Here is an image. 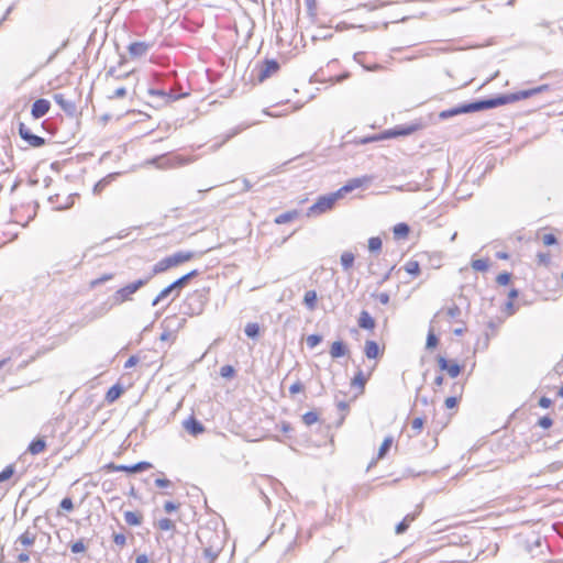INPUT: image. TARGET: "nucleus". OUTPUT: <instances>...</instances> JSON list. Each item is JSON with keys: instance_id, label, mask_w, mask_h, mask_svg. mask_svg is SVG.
<instances>
[{"instance_id": "obj_3", "label": "nucleus", "mask_w": 563, "mask_h": 563, "mask_svg": "<svg viewBox=\"0 0 563 563\" xmlns=\"http://www.w3.org/2000/svg\"><path fill=\"white\" fill-rule=\"evenodd\" d=\"M199 275V272L197 269H192L189 273L183 275L181 277L174 280L172 284H169L167 287L162 289L159 294L153 299L152 306L156 307L164 300H166L169 296L173 295V298L167 302L166 307L169 306V303L175 300L178 296L180 290L187 286V284L196 276Z\"/></svg>"}, {"instance_id": "obj_53", "label": "nucleus", "mask_w": 563, "mask_h": 563, "mask_svg": "<svg viewBox=\"0 0 563 563\" xmlns=\"http://www.w3.org/2000/svg\"><path fill=\"white\" fill-rule=\"evenodd\" d=\"M126 96V89L124 87H120L113 91V93L109 97L110 99H121Z\"/></svg>"}, {"instance_id": "obj_46", "label": "nucleus", "mask_w": 563, "mask_h": 563, "mask_svg": "<svg viewBox=\"0 0 563 563\" xmlns=\"http://www.w3.org/2000/svg\"><path fill=\"white\" fill-rule=\"evenodd\" d=\"M70 550L73 553H81L86 551V544L84 543V540H77L70 545Z\"/></svg>"}, {"instance_id": "obj_40", "label": "nucleus", "mask_w": 563, "mask_h": 563, "mask_svg": "<svg viewBox=\"0 0 563 563\" xmlns=\"http://www.w3.org/2000/svg\"><path fill=\"white\" fill-rule=\"evenodd\" d=\"M157 526L161 530L169 531L175 530V523L169 518H162L158 520Z\"/></svg>"}, {"instance_id": "obj_55", "label": "nucleus", "mask_w": 563, "mask_h": 563, "mask_svg": "<svg viewBox=\"0 0 563 563\" xmlns=\"http://www.w3.org/2000/svg\"><path fill=\"white\" fill-rule=\"evenodd\" d=\"M303 390V385L300 380H296L290 387L289 391L290 394H297Z\"/></svg>"}, {"instance_id": "obj_18", "label": "nucleus", "mask_w": 563, "mask_h": 563, "mask_svg": "<svg viewBox=\"0 0 563 563\" xmlns=\"http://www.w3.org/2000/svg\"><path fill=\"white\" fill-rule=\"evenodd\" d=\"M349 354L347 345L343 341H334L330 347L332 358H341Z\"/></svg>"}, {"instance_id": "obj_45", "label": "nucleus", "mask_w": 563, "mask_h": 563, "mask_svg": "<svg viewBox=\"0 0 563 563\" xmlns=\"http://www.w3.org/2000/svg\"><path fill=\"white\" fill-rule=\"evenodd\" d=\"M235 374V369L231 365H224L220 368V375L224 378H232Z\"/></svg>"}, {"instance_id": "obj_23", "label": "nucleus", "mask_w": 563, "mask_h": 563, "mask_svg": "<svg viewBox=\"0 0 563 563\" xmlns=\"http://www.w3.org/2000/svg\"><path fill=\"white\" fill-rule=\"evenodd\" d=\"M298 217H299V212L297 210H290V211L278 214L275 218L274 222L276 224H285V223L294 221Z\"/></svg>"}, {"instance_id": "obj_49", "label": "nucleus", "mask_w": 563, "mask_h": 563, "mask_svg": "<svg viewBox=\"0 0 563 563\" xmlns=\"http://www.w3.org/2000/svg\"><path fill=\"white\" fill-rule=\"evenodd\" d=\"M59 507L65 511H71L74 509V503L71 498L65 497L62 499Z\"/></svg>"}, {"instance_id": "obj_9", "label": "nucleus", "mask_w": 563, "mask_h": 563, "mask_svg": "<svg viewBox=\"0 0 563 563\" xmlns=\"http://www.w3.org/2000/svg\"><path fill=\"white\" fill-rule=\"evenodd\" d=\"M19 135L32 147H42L45 145L46 141L44 137L33 134L32 131L23 123H19Z\"/></svg>"}, {"instance_id": "obj_8", "label": "nucleus", "mask_w": 563, "mask_h": 563, "mask_svg": "<svg viewBox=\"0 0 563 563\" xmlns=\"http://www.w3.org/2000/svg\"><path fill=\"white\" fill-rule=\"evenodd\" d=\"M422 125L420 123H409V124H400L396 125L393 129L385 130L379 139H393L398 136H407L413 134L418 130H420Z\"/></svg>"}, {"instance_id": "obj_52", "label": "nucleus", "mask_w": 563, "mask_h": 563, "mask_svg": "<svg viewBox=\"0 0 563 563\" xmlns=\"http://www.w3.org/2000/svg\"><path fill=\"white\" fill-rule=\"evenodd\" d=\"M113 542L119 547H124L126 538L123 533H113Z\"/></svg>"}, {"instance_id": "obj_54", "label": "nucleus", "mask_w": 563, "mask_h": 563, "mask_svg": "<svg viewBox=\"0 0 563 563\" xmlns=\"http://www.w3.org/2000/svg\"><path fill=\"white\" fill-rule=\"evenodd\" d=\"M552 423H553L552 419L548 416L540 418L538 421V424L543 429L550 428L552 426Z\"/></svg>"}, {"instance_id": "obj_30", "label": "nucleus", "mask_w": 563, "mask_h": 563, "mask_svg": "<svg viewBox=\"0 0 563 563\" xmlns=\"http://www.w3.org/2000/svg\"><path fill=\"white\" fill-rule=\"evenodd\" d=\"M124 520L129 526H139L142 522V515L134 511H125Z\"/></svg>"}, {"instance_id": "obj_35", "label": "nucleus", "mask_w": 563, "mask_h": 563, "mask_svg": "<svg viewBox=\"0 0 563 563\" xmlns=\"http://www.w3.org/2000/svg\"><path fill=\"white\" fill-rule=\"evenodd\" d=\"M405 271L412 275V276H418L420 274V265H419V262L417 261H408L405 266H404Z\"/></svg>"}, {"instance_id": "obj_25", "label": "nucleus", "mask_w": 563, "mask_h": 563, "mask_svg": "<svg viewBox=\"0 0 563 563\" xmlns=\"http://www.w3.org/2000/svg\"><path fill=\"white\" fill-rule=\"evenodd\" d=\"M416 519V515L415 514H408L395 528V532L396 534H402L405 533L409 526H410V522H412L413 520Z\"/></svg>"}, {"instance_id": "obj_59", "label": "nucleus", "mask_w": 563, "mask_h": 563, "mask_svg": "<svg viewBox=\"0 0 563 563\" xmlns=\"http://www.w3.org/2000/svg\"><path fill=\"white\" fill-rule=\"evenodd\" d=\"M178 507H179V505H178V504H175L174 501H166V503L164 504V510H165L166 512H173V511L177 510V509H178Z\"/></svg>"}, {"instance_id": "obj_22", "label": "nucleus", "mask_w": 563, "mask_h": 563, "mask_svg": "<svg viewBox=\"0 0 563 563\" xmlns=\"http://www.w3.org/2000/svg\"><path fill=\"white\" fill-rule=\"evenodd\" d=\"M46 448V442L43 438H36L27 446V452L33 455L40 454Z\"/></svg>"}, {"instance_id": "obj_26", "label": "nucleus", "mask_w": 563, "mask_h": 563, "mask_svg": "<svg viewBox=\"0 0 563 563\" xmlns=\"http://www.w3.org/2000/svg\"><path fill=\"white\" fill-rule=\"evenodd\" d=\"M354 261L355 256L352 252H343L340 256V263L345 272L350 271L353 267Z\"/></svg>"}, {"instance_id": "obj_44", "label": "nucleus", "mask_w": 563, "mask_h": 563, "mask_svg": "<svg viewBox=\"0 0 563 563\" xmlns=\"http://www.w3.org/2000/svg\"><path fill=\"white\" fill-rule=\"evenodd\" d=\"M439 343L438 336L433 333V330L431 329L427 336L426 347L428 350L434 349Z\"/></svg>"}, {"instance_id": "obj_12", "label": "nucleus", "mask_w": 563, "mask_h": 563, "mask_svg": "<svg viewBox=\"0 0 563 563\" xmlns=\"http://www.w3.org/2000/svg\"><path fill=\"white\" fill-rule=\"evenodd\" d=\"M183 427L192 437H198L206 431L205 426L195 416L184 420Z\"/></svg>"}, {"instance_id": "obj_20", "label": "nucleus", "mask_w": 563, "mask_h": 563, "mask_svg": "<svg viewBox=\"0 0 563 563\" xmlns=\"http://www.w3.org/2000/svg\"><path fill=\"white\" fill-rule=\"evenodd\" d=\"M152 467V464L146 461L137 462L133 465H120V471L125 473H140Z\"/></svg>"}, {"instance_id": "obj_63", "label": "nucleus", "mask_w": 563, "mask_h": 563, "mask_svg": "<svg viewBox=\"0 0 563 563\" xmlns=\"http://www.w3.org/2000/svg\"><path fill=\"white\" fill-rule=\"evenodd\" d=\"M505 311L508 313V316H512L516 312L515 305L511 300H508L505 303Z\"/></svg>"}, {"instance_id": "obj_29", "label": "nucleus", "mask_w": 563, "mask_h": 563, "mask_svg": "<svg viewBox=\"0 0 563 563\" xmlns=\"http://www.w3.org/2000/svg\"><path fill=\"white\" fill-rule=\"evenodd\" d=\"M409 232H410V228L405 222L397 223L393 228V233H394L395 239H404L409 234Z\"/></svg>"}, {"instance_id": "obj_62", "label": "nucleus", "mask_w": 563, "mask_h": 563, "mask_svg": "<svg viewBox=\"0 0 563 563\" xmlns=\"http://www.w3.org/2000/svg\"><path fill=\"white\" fill-rule=\"evenodd\" d=\"M162 260H163L165 266L167 267V269L176 266L173 254L169 256H166Z\"/></svg>"}, {"instance_id": "obj_28", "label": "nucleus", "mask_w": 563, "mask_h": 563, "mask_svg": "<svg viewBox=\"0 0 563 563\" xmlns=\"http://www.w3.org/2000/svg\"><path fill=\"white\" fill-rule=\"evenodd\" d=\"M122 393H123L122 386H120L119 384H115L108 389V391L106 394V400L108 402H113L122 395Z\"/></svg>"}, {"instance_id": "obj_16", "label": "nucleus", "mask_w": 563, "mask_h": 563, "mask_svg": "<svg viewBox=\"0 0 563 563\" xmlns=\"http://www.w3.org/2000/svg\"><path fill=\"white\" fill-rule=\"evenodd\" d=\"M152 44L147 42H133L128 46L129 54L132 58H140L147 54Z\"/></svg>"}, {"instance_id": "obj_15", "label": "nucleus", "mask_w": 563, "mask_h": 563, "mask_svg": "<svg viewBox=\"0 0 563 563\" xmlns=\"http://www.w3.org/2000/svg\"><path fill=\"white\" fill-rule=\"evenodd\" d=\"M53 99L66 114L70 117L75 115L77 107L74 101L66 99L63 93H55Z\"/></svg>"}, {"instance_id": "obj_61", "label": "nucleus", "mask_w": 563, "mask_h": 563, "mask_svg": "<svg viewBox=\"0 0 563 563\" xmlns=\"http://www.w3.org/2000/svg\"><path fill=\"white\" fill-rule=\"evenodd\" d=\"M552 405V400L545 396H542L540 399H539V406L541 408H549L550 406Z\"/></svg>"}, {"instance_id": "obj_32", "label": "nucleus", "mask_w": 563, "mask_h": 563, "mask_svg": "<svg viewBox=\"0 0 563 563\" xmlns=\"http://www.w3.org/2000/svg\"><path fill=\"white\" fill-rule=\"evenodd\" d=\"M244 332L250 339H256L260 335V325L256 322H250L245 325Z\"/></svg>"}, {"instance_id": "obj_10", "label": "nucleus", "mask_w": 563, "mask_h": 563, "mask_svg": "<svg viewBox=\"0 0 563 563\" xmlns=\"http://www.w3.org/2000/svg\"><path fill=\"white\" fill-rule=\"evenodd\" d=\"M280 68L279 63L276 59H265L258 66V75L257 79L260 82H263L274 74H276Z\"/></svg>"}, {"instance_id": "obj_2", "label": "nucleus", "mask_w": 563, "mask_h": 563, "mask_svg": "<svg viewBox=\"0 0 563 563\" xmlns=\"http://www.w3.org/2000/svg\"><path fill=\"white\" fill-rule=\"evenodd\" d=\"M197 538L202 548L203 555L209 562H213L224 547L223 534L208 526L200 527L197 531Z\"/></svg>"}, {"instance_id": "obj_60", "label": "nucleus", "mask_w": 563, "mask_h": 563, "mask_svg": "<svg viewBox=\"0 0 563 563\" xmlns=\"http://www.w3.org/2000/svg\"><path fill=\"white\" fill-rule=\"evenodd\" d=\"M155 485L157 487L164 488V487H169L172 485V482L169 479H167V478H156L155 479Z\"/></svg>"}, {"instance_id": "obj_33", "label": "nucleus", "mask_w": 563, "mask_h": 563, "mask_svg": "<svg viewBox=\"0 0 563 563\" xmlns=\"http://www.w3.org/2000/svg\"><path fill=\"white\" fill-rule=\"evenodd\" d=\"M391 444H393V438L391 437L385 438V440L380 444L378 453H377V459L378 460L385 457V455L389 451Z\"/></svg>"}, {"instance_id": "obj_36", "label": "nucleus", "mask_w": 563, "mask_h": 563, "mask_svg": "<svg viewBox=\"0 0 563 563\" xmlns=\"http://www.w3.org/2000/svg\"><path fill=\"white\" fill-rule=\"evenodd\" d=\"M113 175H108L104 178L100 179L96 185L93 186V194L98 195L100 194L110 183Z\"/></svg>"}, {"instance_id": "obj_58", "label": "nucleus", "mask_w": 563, "mask_h": 563, "mask_svg": "<svg viewBox=\"0 0 563 563\" xmlns=\"http://www.w3.org/2000/svg\"><path fill=\"white\" fill-rule=\"evenodd\" d=\"M139 363V357L135 355L130 356L124 363V368H131Z\"/></svg>"}, {"instance_id": "obj_56", "label": "nucleus", "mask_w": 563, "mask_h": 563, "mask_svg": "<svg viewBox=\"0 0 563 563\" xmlns=\"http://www.w3.org/2000/svg\"><path fill=\"white\" fill-rule=\"evenodd\" d=\"M459 399L455 396L448 397L444 401L448 409H452L457 406Z\"/></svg>"}, {"instance_id": "obj_51", "label": "nucleus", "mask_w": 563, "mask_h": 563, "mask_svg": "<svg viewBox=\"0 0 563 563\" xmlns=\"http://www.w3.org/2000/svg\"><path fill=\"white\" fill-rule=\"evenodd\" d=\"M542 241L547 246L555 245L558 243L556 236L552 233L544 234Z\"/></svg>"}, {"instance_id": "obj_37", "label": "nucleus", "mask_w": 563, "mask_h": 563, "mask_svg": "<svg viewBox=\"0 0 563 563\" xmlns=\"http://www.w3.org/2000/svg\"><path fill=\"white\" fill-rule=\"evenodd\" d=\"M382 239L379 236H372L368 239V250L372 253L379 252L382 250Z\"/></svg>"}, {"instance_id": "obj_21", "label": "nucleus", "mask_w": 563, "mask_h": 563, "mask_svg": "<svg viewBox=\"0 0 563 563\" xmlns=\"http://www.w3.org/2000/svg\"><path fill=\"white\" fill-rule=\"evenodd\" d=\"M357 323L364 330H373L375 328V320L366 310L361 311Z\"/></svg>"}, {"instance_id": "obj_13", "label": "nucleus", "mask_w": 563, "mask_h": 563, "mask_svg": "<svg viewBox=\"0 0 563 563\" xmlns=\"http://www.w3.org/2000/svg\"><path fill=\"white\" fill-rule=\"evenodd\" d=\"M51 102L47 99H37L33 102L31 114L34 119H41L48 113Z\"/></svg>"}, {"instance_id": "obj_47", "label": "nucleus", "mask_w": 563, "mask_h": 563, "mask_svg": "<svg viewBox=\"0 0 563 563\" xmlns=\"http://www.w3.org/2000/svg\"><path fill=\"white\" fill-rule=\"evenodd\" d=\"M363 56H364V53H363V52H357V53H355V54H354L353 58H354V60H355L356 63L361 64V65L364 67V69H366V70H376V69L380 68V66H379V65H375V66H373V67L365 66V65L362 63V57H363Z\"/></svg>"}, {"instance_id": "obj_41", "label": "nucleus", "mask_w": 563, "mask_h": 563, "mask_svg": "<svg viewBox=\"0 0 563 563\" xmlns=\"http://www.w3.org/2000/svg\"><path fill=\"white\" fill-rule=\"evenodd\" d=\"M424 423V418L417 417L411 422V430L413 431V435H417L421 432Z\"/></svg>"}, {"instance_id": "obj_6", "label": "nucleus", "mask_w": 563, "mask_h": 563, "mask_svg": "<svg viewBox=\"0 0 563 563\" xmlns=\"http://www.w3.org/2000/svg\"><path fill=\"white\" fill-rule=\"evenodd\" d=\"M340 191H334L328 195L319 196L317 201L311 205L307 210V216H320L332 210L339 199H341Z\"/></svg>"}, {"instance_id": "obj_31", "label": "nucleus", "mask_w": 563, "mask_h": 563, "mask_svg": "<svg viewBox=\"0 0 563 563\" xmlns=\"http://www.w3.org/2000/svg\"><path fill=\"white\" fill-rule=\"evenodd\" d=\"M368 377L369 375L365 376L364 373L361 369H358L352 379V386L364 389Z\"/></svg>"}, {"instance_id": "obj_17", "label": "nucleus", "mask_w": 563, "mask_h": 563, "mask_svg": "<svg viewBox=\"0 0 563 563\" xmlns=\"http://www.w3.org/2000/svg\"><path fill=\"white\" fill-rule=\"evenodd\" d=\"M37 538L36 527L27 528L16 540L24 548L32 547Z\"/></svg>"}, {"instance_id": "obj_50", "label": "nucleus", "mask_w": 563, "mask_h": 563, "mask_svg": "<svg viewBox=\"0 0 563 563\" xmlns=\"http://www.w3.org/2000/svg\"><path fill=\"white\" fill-rule=\"evenodd\" d=\"M446 314L451 319H456L457 317L461 316V309L457 305H452L451 307L448 308Z\"/></svg>"}, {"instance_id": "obj_5", "label": "nucleus", "mask_w": 563, "mask_h": 563, "mask_svg": "<svg viewBox=\"0 0 563 563\" xmlns=\"http://www.w3.org/2000/svg\"><path fill=\"white\" fill-rule=\"evenodd\" d=\"M150 283V277H141L121 288H119L111 297L112 306L122 305L125 301H131L133 295L139 291L142 287Z\"/></svg>"}, {"instance_id": "obj_14", "label": "nucleus", "mask_w": 563, "mask_h": 563, "mask_svg": "<svg viewBox=\"0 0 563 563\" xmlns=\"http://www.w3.org/2000/svg\"><path fill=\"white\" fill-rule=\"evenodd\" d=\"M369 180H371V178L367 176L352 178L345 185H343L341 188H339L338 191H340V195L343 198L346 194L353 191L356 188L362 187L363 185L367 184Z\"/></svg>"}, {"instance_id": "obj_1", "label": "nucleus", "mask_w": 563, "mask_h": 563, "mask_svg": "<svg viewBox=\"0 0 563 563\" xmlns=\"http://www.w3.org/2000/svg\"><path fill=\"white\" fill-rule=\"evenodd\" d=\"M550 86L544 84L531 89H525L511 93H503L492 98L479 99L471 102H466L451 109L444 110L440 113L441 119H449L451 117L463 114V113H472L484 111L488 109H494L500 106H505L508 103H514L523 99L531 98L544 91H548Z\"/></svg>"}, {"instance_id": "obj_7", "label": "nucleus", "mask_w": 563, "mask_h": 563, "mask_svg": "<svg viewBox=\"0 0 563 563\" xmlns=\"http://www.w3.org/2000/svg\"><path fill=\"white\" fill-rule=\"evenodd\" d=\"M147 93L156 102L157 107L167 106L188 96L187 92L176 93L173 89L166 91L161 88H148Z\"/></svg>"}, {"instance_id": "obj_48", "label": "nucleus", "mask_w": 563, "mask_h": 563, "mask_svg": "<svg viewBox=\"0 0 563 563\" xmlns=\"http://www.w3.org/2000/svg\"><path fill=\"white\" fill-rule=\"evenodd\" d=\"M511 279V274L508 273V272H503L500 273L497 278H496V282L499 284V285H503V286H506L509 284Z\"/></svg>"}, {"instance_id": "obj_34", "label": "nucleus", "mask_w": 563, "mask_h": 563, "mask_svg": "<svg viewBox=\"0 0 563 563\" xmlns=\"http://www.w3.org/2000/svg\"><path fill=\"white\" fill-rule=\"evenodd\" d=\"M167 271L163 260L158 261L153 267L152 271L144 275V277H150V280L157 274L164 273Z\"/></svg>"}, {"instance_id": "obj_24", "label": "nucleus", "mask_w": 563, "mask_h": 563, "mask_svg": "<svg viewBox=\"0 0 563 563\" xmlns=\"http://www.w3.org/2000/svg\"><path fill=\"white\" fill-rule=\"evenodd\" d=\"M318 296L316 290H308L303 296V305L310 310L313 311L317 307Z\"/></svg>"}, {"instance_id": "obj_4", "label": "nucleus", "mask_w": 563, "mask_h": 563, "mask_svg": "<svg viewBox=\"0 0 563 563\" xmlns=\"http://www.w3.org/2000/svg\"><path fill=\"white\" fill-rule=\"evenodd\" d=\"M208 290L197 289L188 294L180 305V312L185 316L194 317L203 312L208 302Z\"/></svg>"}, {"instance_id": "obj_39", "label": "nucleus", "mask_w": 563, "mask_h": 563, "mask_svg": "<svg viewBox=\"0 0 563 563\" xmlns=\"http://www.w3.org/2000/svg\"><path fill=\"white\" fill-rule=\"evenodd\" d=\"M488 260L479 258L472 262V268L477 272H485L488 269Z\"/></svg>"}, {"instance_id": "obj_27", "label": "nucleus", "mask_w": 563, "mask_h": 563, "mask_svg": "<svg viewBox=\"0 0 563 563\" xmlns=\"http://www.w3.org/2000/svg\"><path fill=\"white\" fill-rule=\"evenodd\" d=\"M173 256H174V261H175L176 266H178L179 264H183L185 262H188V261L192 260L195 257V252H192V251H178V252L174 253Z\"/></svg>"}, {"instance_id": "obj_19", "label": "nucleus", "mask_w": 563, "mask_h": 563, "mask_svg": "<svg viewBox=\"0 0 563 563\" xmlns=\"http://www.w3.org/2000/svg\"><path fill=\"white\" fill-rule=\"evenodd\" d=\"M364 353H365L366 357L369 360L377 358L379 355L383 354L377 342H375L373 340H366L365 345H364Z\"/></svg>"}, {"instance_id": "obj_11", "label": "nucleus", "mask_w": 563, "mask_h": 563, "mask_svg": "<svg viewBox=\"0 0 563 563\" xmlns=\"http://www.w3.org/2000/svg\"><path fill=\"white\" fill-rule=\"evenodd\" d=\"M438 365L441 371L446 372L452 378L457 377L462 372V366L457 363H452L448 361L444 356L439 355L438 358Z\"/></svg>"}, {"instance_id": "obj_38", "label": "nucleus", "mask_w": 563, "mask_h": 563, "mask_svg": "<svg viewBox=\"0 0 563 563\" xmlns=\"http://www.w3.org/2000/svg\"><path fill=\"white\" fill-rule=\"evenodd\" d=\"M319 420V416L316 411H308L302 416V421L307 427L312 426Z\"/></svg>"}, {"instance_id": "obj_64", "label": "nucleus", "mask_w": 563, "mask_h": 563, "mask_svg": "<svg viewBox=\"0 0 563 563\" xmlns=\"http://www.w3.org/2000/svg\"><path fill=\"white\" fill-rule=\"evenodd\" d=\"M112 278V274H106L103 276H101L100 278L96 279L92 282V285H100V284H103L104 282L107 280H110Z\"/></svg>"}, {"instance_id": "obj_57", "label": "nucleus", "mask_w": 563, "mask_h": 563, "mask_svg": "<svg viewBox=\"0 0 563 563\" xmlns=\"http://www.w3.org/2000/svg\"><path fill=\"white\" fill-rule=\"evenodd\" d=\"M376 297V299L382 303V305H387L389 302V295L387 292H379L377 295H374Z\"/></svg>"}, {"instance_id": "obj_42", "label": "nucleus", "mask_w": 563, "mask_h": 563, "mask_svg": "<svg viewBox=\"0 0 563 563\" xmlns=\"http://www.w3.org/2000/svg\"><path fill=\"white\" fill-rule=\"evenodd\" d=\"M13 474H14V465L10 464V465L5 466L4 470H2L0 472V483H3L5 481H8L9 478H11Z\"/></svg>"}, {"instance_id": "obj_43", "label": "nucleus", "mask_w": 563, "mask_h": 563, "mask_svg": "<svg viewBox=\"0 0 563 563\" xmlns=\"http://www.w3.org/2000/svg\"><path fill=\"white\" fill-rule=\"evenodd\" d=\"M322 342V335L320 334H310L306 339V343L308 347L314 349L318 344Z\"/></svg>"}]
</instances>
